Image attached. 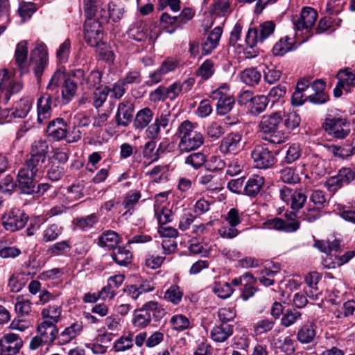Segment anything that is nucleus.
<instances>
[{
    "label": "nucleus",
    "mask_w": 355,
    "mask_h": 355,
    "mask_svg": "<svg viewBox=\"0 0 355 355\" xmlns=\"http://www.w3.org/2000/svg\"><path fill=\"white\" fill-rule=\"evenodd\" d=\"M282 123L283 116L280 111L263 115L258 124V131L262 139L275 144L284 143L287 136L280 130Z\"/></svg>",
    "instance_id": "f257e3e1"
},
{
    "label": "nucleus",
    "mask_w": 355,
    "mask_h": 355,
    "mask_svg": "<svg viewBox=\"0 0 355 355\" xmlns=\"http://www.w3.org/2000/svg\"><path fill=\"white\" fill-rule=\"evenodd\" d=\"M58 329L55 324L42 321L37 327V335L30 342L32 350L38 349L43 345H51L57 342Z\"/></svg>",
    "instance_id": "f03ea898"
},
{
    "label": "nucleus",
    "mask_w": 355,
    "mask_h": 355,
    "mask_svg": "<svg viewBox=\"0 0 355 355\" xmlns=\"http://www.w3.org/2000/svg\"><path fill=\"white\" fill-rule=\"evenodd\" d=\"M322 127L329 135L338 139L346 138L351 131L349 122L346 118L331 114L326 117Z\"/></svg>",
    "instance_id": "7ed1b4c3"
},
{
    "label": "nucleus",
    "mask_w": 355,
    "mask_h": 355,
    "mask_svg": "<svg viewBox=\"0 0 355 355\" xmlns=\"http://www.w3.org/2000/svg\"><path fill=\"white\" fill-rule=\"evenodd\" d=\"M210 98L216 101V112L219 115H225L230 112L235 103L234 98L229 92V86L225 83L214 90Z\"/></svg>",
    "instance_id": "20e7f679"
},
{
    "label": "nucleus",
    "mask_w": 355,
    "mask_h": 355,
    "mask_svg": "<svg viewBox=\"0 0 355 355\" xmlns=\"http://www.w3.org/2000/svg\"><path fill=\"white\" fill-rule=\"evenodd\" d=\"M266 227L270 230L282 231L286 233L295 232L300 227V222L295 212L285 214V219L275 217L267 220L264 223Z\"/></svg>",
    "instance_id": "39448f33"
},
{
    "label": "nucleus",
    "mask_w": 355,
    "mask_h": 355,
    "mask_svg": "<svg viewBox=\"0 0 355 355\" xmlns=\"http://www.w3.org/2000/svg\"><path fill=\"white\" fill-rule=\"evenodd\" d=\"M23 87L22 83L15 77V72L7 69H0V91L4 94L6 102Z\"/></svg>",
    "instance_id": "423d86ee"
},
{
    "label": "nucleus",
    "mask_w": 355,
    "mask_h": 355,
    "mask_svg": "<svg viewBox=\"0 0 355 355\" xmlns=\"http://www.w3.org/2000/svg\"><path fill=\"white\" fill-rule=\"evenodd\" d=\"M26 214L19 209H12L2 218L3 225L6 230L15 232L24 228L28 222Z\"/></svg>",
    "instance_id": "0eeeda50"
},
{
    "label": "nucleus",
    "mask_w": 355,
    "mask_h": 355,
    "mask_svg": "<svg viewBox=\"0 0 355 355\" xmlns=\"http://www.w3.org/2000/svg\"><path fill=\"white\" fill-rule=\"evenodd\" d=\"M251 157L255 166L259 168H271L277 162L273 153L261 145H257L254 148L251 152Z\"/></svg>",
    "instance_id": "6e6552de"
},
{
    "label": "nucleus",
    "mask_w": 355,
    "mask_h": 355,
    "mask_svg": "<svg viewBox=\"0 0 355 355\" xmlns=\"http://www.w3.org/2000/svg\"><path fill=\"white\" fill-rule=\"evenodd\" d=\"M148 28L146 24L139 20L133 23L128 31V37L135 41L142 42L148 40L153 43L158 37V33Z\"/></svg>",
    "instance_id": "1a4fd4ad"
},
{
    "label": "nucleus",
    "mask_w": 355,
    "mask_h": 355,
    "mask_svg": "<svg viewBox=\"0 0 355 355\" xmlns=\"http://www.w3.org/2000/svg\"><path fill=\"white\" fill-rule=\"evenodd\" d=\"M280 198L287 205H290L293 210L302 208L306 202L307 197L300 190H293L284 186L279 191Z\"/></svg>",
    "instance_id": "9d476101"
},
{
    "label": "nucleus",
    "mask_w": 355,
    "mask_h": 355,
    "mask_svg": "<svg viewBox=\"0 0 355 355\" xmlns=\"http://www.w3.org/2000/svg\"><path fill=\"white\" fill-rule=\"evenodd\" d=\"M85 39L91 46H96L103 40L101 24L96 19L87 18L84 26Z\"/></svg>",
    "instance_id": "9b49d317"
},
{
    "label": "nucleus",
    "mask_w": 355,
    "mask_h": 355,
    "mask_svg": "<svg viewBox=\"0 0 355 355\" xmlns=\"http://www.w3.org/2000/svg\"><path fill=\"white\" fill-rule=\"evenodd\" d=\"M30 63L35 76L40 78L48 63V53L44 45L40 44L32 51Z\"/></svg>",
    "instance_id": "f8f14e48"
},
{
    "label": "nucleus",
    "mask_w": 355,
    "mask_h": 355,
    "mask_svg": "<svg viewBox=\"0 0 355 355\" xmlns=\"http://www.w3.org/2000/svg\"><path fill=\"white\" fill-rule=\"evenodd\" d=\"M317 18L318 13L313 8L304 7L302 8L300 16H295L293 18V24L299 31L308 30L315 25Z\"/></svg>",
    "instance_id": "ddd939ff"
},
{
    "label": "nucleus",
    "mask_w": 355,
    "mask_h": 355,
    "mask_svg": "<svg viewBox=\"0 0 355 355\" xmlns=\"http://www.w3.org/2000/svg\"><path fill=\"white\" fill-rule=\"evenodd\" d=\"M242 148V135L238 132L227 134L222 139L219 150L224 155L235 154Z\"/></svg>",
    "instance_id": "4468645a"
},
{
    "label": "nucleus",
    "mask_w": 355,
    "mask_h": 355,
    "mask_svg": "<svg viewBox=\"0 0 355 355\" xmlns=\"http://www.w3.org/2000/svg\"><path fill=\"white\" fill-rule=\"evenodd\" d=\"M21 347L22 341L17 334H5L0 339V355H16Z\"/></svg>",
    "instance_id": "2eb2a0df"
},
{
    "label": "nucleus",
    "mask_w": 355,
    "mask_h": 355,
    "mask_svg": "<svg viewBox=\"0 0 355 355\" xmlns=\"http://www.w3.org/2000/svg\"><path fill=\"white\" fill-rule=\"evenodd\" d=\"M336 78L338 82L334 89V95L336 98L341 96L343 89L348 92L350 86H355V74L348 68L340 69L337 73Z\"/></svg>",
    "instance_id": "dca6fc26"
},
{
    "label": "nucleus",
    "mask_w": 355,
    "mask_h": 355,
    "mask_svg": "<svg viewBox=\"0 0 355 355\" xmlns=\"http://www.w3.org/2000/svg\"><path fill=\"white\" fill-rule=\"evenodd\" d=\"M36 176V174L32 173L24 166L19 171L17 182L21 192L31 194L35 191Z\"/></svg>",
    "instance_id": "f3484780"
},
{
    "label": "nucleus",
    "mask_w": 355,
    "mask_h": 355,
    "mask_svg": "<svg viewBox=\"0 0 355 355\" xmlns=\"http://www.w3.org/2000/svg\"><path fill=\"white\" fill-rule=\"evenodd\" d=\"M134 112V105L129 101L119 103L115 115V121L119 127H127L131 123Z\"/></svg>",
    "instance_id": "a211bd4d"
},
{
    "label": "nucleus",
    "mask_w": 355,
    "mask_h": 355,
    "mask_svg": "<svg viewBox=\"0 0 355 355\" xmlns=\"http://www.w3.org/2000/svg\"><path fill=\"white\" fill-rule=\"evenodd\" d=\"M46 132L53 141L62 140L67 135V123L62 118H56L49 123Z\"/></svg>",
    "instance_id": "6ab92c4d"
},
{
    "label": "nucleus",
    "mask_w": 355,
    "mask_h": 355,
    "mask_svg": "<svg viewBox=\"0 0 355 355\" xmlns=\"http://www.w3.org/2000/svg\"><path fill=\"white\" fill-rule=\"evenodd\" d=\"M37 121L44 124L52 114V98L48 93L42 94L37 102Z\"/></svg>",
    "instance_id": "aec40b11"
},
{
    "label": "nucleus",
    "mask_w": 355,
    "mask_h": 355,
    "mask_svg": "<svg viewBox=\"0 0 355 355\" xmlns=\"http://www.w3.org/2000/svg\"><path fill=\"white\" fill-rule=\"evenodd\" d=\"M82 322H75L58 334L56 345H64L76 339L83 331Z\"/></svg>",
    "instance_id": "412c9836"
},
{
    "label": "nucleus",
    "mask_w": 355,
    "mask_h": 355,
    "mask_svg": "<svg viewBox=\"0 0 355 355\" xmlns=\"http://www.w3.org/2000/svg\"><path fill=\"white\" fill-rule=\"evenodd\" d=\"M234 332V325L217 322L210 331V338L215 343L225 342Z\"/></svg>",
    "instance_id": "4be33fe9"
},
{
    "label": "nucleus",
    "mask_w": 355,
    "mask_h": 355,
    "mask_svg": "<svg viewBox=\"0 0 355 355\" xmlns=\"http://www.w3.org/2000/svg\"><path fill=\"white\" fill-rule=\"evenodd\" d=\"M205 141L202 134L197 131L191 136L179 141L178 149L181 153H189L195 150L203 145Z\"/></svg>",
    "instance_id": "5701e85b"
},
{
    "label": "nucleus",
    "mask_w": 355,
    "mask_h": 355,
    "mask_svg": "<svg viewBox=\"0 0 355 355\" xmlns=\"http://www.w3.org/2000/svg\"><path fill=\"white\" fill-rule=\"evenodd\" d=\"M223 33V28L220 26L215 27L209 34L205 42L202 44V54L209 55L218 46Z\"/></svg>",
    "instance_id": "b1692460"
},
{
    "label": "nucleus",
    "mask_w": 355,
    "mask_h": 355,
    "mask_svg": "<svg viewBox=\"0 0 355 355\" xmlns=\"http://www.w3.org/2000/svg\"><path fill=\"white\" fill-rule=\"evenodd\" d=\"M28 47L25 42H19L15 49V60L17 66L18 67L21 75H23L28 71Z\"/></svg>",
    "instance_id": "393cba45"
},
{
    "label": "nucleus",
    "mask_w": 355,
    "mask_h": 355,
    "mask_svg": "<svg viewBox=\"0 0 355 355\" xmlns=\"http://www.w3.org/2000/svg\"><path fill=\"white\" fill-rule=\"evenodd\" d=\"M316 335L315 326L311 322L302 325L297 333V340L302 344H309L313 341Z\"/></svg>",
    "instance_id": "a878e982"
},
{
    "label": "nucleus",
    "mask_w": 355,
    "mask_h": 355,
    "mask_svg": "<svg viewBox=\"0 0 355 355\" xmlns=\"http://www.w3.org/2000/svg\"><path fill=\"white\" fill-rule=\"evenodd\" d=\"M153 112L149 107H144L139 110L133 121V126L135 130H144L146 128L153 119Z\"/></svg>",
    "instance_id": "bb28decb"
},
{
    "label": "nucleus",
    "mask_w": 355,
    "mask_h": 355,
    "mask_svg": "<svg viewBox=\"0 0 355 355\" xmlns=\"http://www.w3.org/2000/svg\"><path fill=\"white\" fill-rule=\"evenodd\" d=\"M269 103V99L266 96L264 95H256L250 102V104L248 105V113L252 116H257L260 114L263 113Z\"/></svg>",
    "instance_id": "cd10ccee"
},
{
    "label": "nucleus",
    "mask_w": 355,
    "mask_h": 355,
    "mask_svg": "<svg viewBox=\"0 0 355 355\" xmlns=\"http://www.w3.org/2000/svg\"><path fill=\"white\" fill-rule=\"evenodd\" d=\"M198 184L209 191H219L223 189L221 180L211 174H204L198 178Z\"/></svg>",
    "instance_id": "c85d7f7f"
},
{
    "label": "nucleus",
    "mask_w": 355,
    "mask_h": 355,
    "mask_svg": "<svg viewBox=\"0 0 355 355\" xmlns=\"http://www.w3.org/2000/svg\"><path fill=\"white\" fill-rule=\"evenodd\" d=\"M112 259L120 266H126L132 262V253L124 246H119L113 250Z\"/></svg>",
    "instance_id": "c756f323"
},
{
    "label": "nucleus",
    "mask_w": 355,
    "mask_h": 355,
    "mask_svg": "<svg viewBox=\"0 0 355 355\" xmlns=\"http://www.w3.org/2000/svg\"><path fill=\"white\" fill-rule=\"evenodd\" d=\"M119 241V235L116 232L112 230L104 232L98 239V245L108 250L115 249Z\"/></svg>",
    "instance_id": "7c9ffc66"
},
{
    "label": "nucleus",
    "mask_w": 355,
    "mask_h": 355,
    "mask_svg": "<svg viewBox=\"0 0 355 355\" xmlns=\"http://www.w3.org/2000/svg\"><path fill=\"white\" fill-rule=\"evenodd\" d=\"M209 288L218 297L227 299L233 293L234 289L226 282L214 281L210 284Z\"/></svg>",
    "instance_id": "2f4dec72"
},
{
    "label": "nucleus",
    "mask_w": 355,
    "mask_h": 355,
    "mask_svg": "<svg viewBox=\"0 0 355 355\" xmlns=\"http://www.w3.org/2000/svg\"><path fill=\"white\" fill-rule=\"evenodd\" d=\"M314 246L320 252L331 254L332 252L336 253L340 249V241L336 238L328 239L327 241H317Z\"/></svg>",
    "instance_id": "473e14b6"
},
{
    "label": "nucleus",
    "mask_w": 355,
    "mask_h": 355,
    "mask_svg": "<svg viewBox=\"0 0 355 355\" xmlns=\"http://www.w3.org/2000/svg\"><path fill=\"white\" fill-rule=\"evenodd\" d=\"M240 77L243 83L250 87H254L260 82L261 74L257 68L250 67L243 70Z\"/></svg>",
    "instance_id": "72a5a7b5"
},
{
    "label": "nucleus",
    "mask_w": 355,
    "mask_h": 355,
    "mask_svg": "<svg viewBox=\"0 0 355 355\" xmlns=\"http://www.w3.org/2000/svg\"><path fill=\"white\" fill-rule=\"evenodd\" d=\"M77 91V83L71 77L63 83L61 88L62 101L64 104L69 103L75 96Z\"/></svg>",
    "instance_id": "f704fd0d"
},
{
    "label": "nucleus",
    "mask_w": 355,
    "mask_h": 355,
    "mask_svg": "<svg viewBox=\"0 0 355 355\" xmlns=\"http://www.w3.org/2000/svg\"><path fill=\"white\" fill-rule=\"evenodd\" d=\"M264 184L262 176L254 175L250 178L244 187V191L247 196H255L257 195Z\"/></svg>",
    "instance_id": "c9c22d12"
},
{
    "label": "nucleus",
    "mask_w": 355,
    "mask_h": 355,
    "mask_svg": "<svg viewBox=\"0 0 355 355\" xmlns=\"http://www.w3.org/2000/svg\"><path fill=\"white\" fill-rule=\"evenodd\" d=\"M144 311L149 314L150 319L159 321L164 317L166 312L157 302L149 301L142 306Z\"/></svg>",
    "instance_id": "e433bc0d"
},
{
    "label": "nucleus",
    "mask_w": 355,
    "mask_h": 355,
    "mask_svg": "<svg viewBox=\"0 0 355 355\" xmlns=\"http://www.w3.org/2000/svg\"><path fill=\"white\" fill-rule=\"evenodd\" d=\"M32 105V101L29 98H21L16 102L11 110V115L15 118H24L27 116Z\"/></svg>",
    "instance_id": "4c0bfd02"
},
{
    "label": "nucleus",
    "mask_w": 355,
    "mask_h": 355,
    "mask_svg": "<svg viewBox=\"0 0 355 355\" xmlns=\"http://www.w3.org/2000/svg\"><path fill=\"white\" fill-rule=\"evenodd\" d=\"M169 324L173 331L178 332L184 331L191 327L189 318L183 314L173 315L169 320Z\"/></svg>",
    "instance_id": "58836bf2"
},
{
    "label": "nucleus",
    "mask_w": 355,
    "mask_h": 355,
    "mask_svg": "<svg viewBox=\"0 0 355 355\" xmlns=\"http://www.w3.org/2000/svg\"><path fill=\"white\" fill-rule=\"evenodd\" d=\"M63 227L56 223L48 225L42 234V241L50 243L55 241L62 234Z\"/></svg>",
    "instance_id": "ea45409f"
},
{
    "label": "nucleus",
    "mask_w": 355,
    "mask_h": 355,
    "mask_svg": "<svg viewBox=\"0 0 355 355\" xmlns=\"http://www.w3.org/2000/svg\"><path fill=\"white\" fill-rule=\"evenodd\" d=\"M62 313V308L58 305H50L42 309L41 315L44 321L57 324L60 321Z\"/></svg>",
    "instance_id": "a19ab883"
},
{
    "label": "nucleus",
    "mask_w": 355,
    "mask_h": 355,
    "mask_svg": "<svg viewBox=\"0 0 355 355\" xmlns=\"http://www.w3.org/2000/svg\"><path fill=\"white\" fill-rule=\"evenodd\" d=\"M295 49L293 39L288 36L281 38L273 46L272 53L276 56H282Z\"/></svg>",
    "instance_id": "79ce46f5"
},
{
    "label": "nucleus",
    "mask_w": 355,
    "mask_h": 355,
    "mask_svg": "<svg viewBox=\"0 0 355 355\" xmlns=\"http://www.w3.org/2000/svg\"><path fill=\"white\" fill-rule=\"evenodd\" d=\"M134 334L128 331L117 339L113 345V349L116 352H122L131 349L133 347Z\"/></svg>",
    "instance_id": "37998d69"
},
{
    "label": "nucleus",
    "mask_w": 355,
    "mask_h": 355,
    "mask_svg": "<svg viewBox=\"0 0 355 355\" xmlns=\"http://www.w3.org/2000/svg\"><path fill=\"white\" fill-rule=\"evenodd\" d=\"M141 197V194L138 191H131L126 194L123 201V205L126 209V211L123 214V216H131L133 214L135 206Z\"/></svg>",
    "instance_id": "c03bdc74"
},
{
    "label": "nucleus",
    "mask_w": 355,
    "mask_h": 355,
    "mask_svg": "<svg viewBox=\"0 0 355 355\" xmlns=\"http://www.w3.org/2000/svg\"><path fill=\"white\" fill-rule=\"evenodd\" d=\"M184 293L181 288L178 285H171L169 286L164 294V299L173 304V305L179 304L182 299Z\"/></svg>",
    "instance_id": "a18cd8bd"
},
{
    "label": "nucleus",
    "mask_w": 355,
    "mask_h": 355,
    "mask_svg": "<svg viewBox=\"0 0 355 355\" xmlns=\"http://www.w3.org/2000/svg\"><path fill=\"white\" fill-rule=\"evenodd\" d=\"M49 146L46 141L35 140L31 145L30 155L31 157L46 160L48 154Z\"/></svg>",
    "instance_id": "49530a36"
},
{
    "label": "nucleus",
    "mask_w": 355,
    "mask_h": 355,
    "mask_svg": "<svg viewBox=\"0 0 355 355\" xmlns=\"http://www.w3.org/2000/svg\"><path fill=\"white\" fill-rule=\"evenodd\" d=\"M71 244L69 241L64 240L48 247L46 254L50 257H59L64 255L67 252L71 250Z\"/></svg>",
    "instance_id": "de8ad7c7"
},
{
    "label": "nucleus",
    "mask_w": 355,
    "mask_h": 355,
    "mask_svg": "<svg viewBox=\"0 0 355 355\" xmlns=\"http://www.w3.org/2000/svg\"><path fill=\"white\" fill-rule=\"evenodd\" d=\"M262 71L263 73V80L268 84L272 85L278 81L282 75V71L277 69V67L272 64H263Z\"/></svg>",
    "instance_id": "09e8293b"
},
{
    "label": "nucleus",
    "mask_w": 355,
    "mask_h": 355,
    "mask_svg": "<svg viewBox=\"0 0 355 355\" xmlns=\"http://www.w3.org/2000/svg\"><path fill=\"white\" fill-rule=\"evenodd\" d=\"M109 93L110 87L108 86L97 87L92 94L93 106L96 109L101 107L106 101Z\"/></svg>",
    "instance_id": "8fccbe9b"
},
{
    "label": "nucleus",
    "mask_w": 355,
    "mask_h": 355,
    "mask_svg": "<svg viewBox=\"0 0 355 355\" xmlns=\"http://www.w3.org/2000/svg\"><path fill=\"white\" fill-rule=\"evenodd\" d=\"M275 347L286 355H292L295 351V340L290 336L279 338L274 343Z\"/></svg>",
    "instance_id": "3c124183"
},
{
    "label": "nucleus",
    "mask_w": 355,
    "mask_h": 355,
    "mask_svg": "<svg viewBox=\"0 0 355 355\" xmlns=\"http://www.w3.org/2000/svg\"><path fill=\"white\" fill-rule=\"evenodd\" d=\"M279 179L284 183L295 184L300 182V178L293 167L286 166L279 172Z\"/></svg>",
    "instance_id": "603ef678"
},
{
    "label": "nucleus",
    "mask_w": 355,
    "mask_h": 355,
    "mask_svg": "<svg viewBox=\"0 0 355 355\" xmlns=\"http://www.w3.org/2000/svg\"><path fill=\"white\" fill-rule=\"evenodd\" d=\"M151 320L143 307L136 309L133 313L132 324L134 327L143 329L150 324Z\"/></svg>",
    "instance_id": "864d4df0"
},
{
    "label": "nucleus",
    "mask_w": 355,
    "mask_h": 355,
    "mask_svg": "<svg viewBox=\"0 0 355 355\" xmlns=\"http://www.w3.org/2000/svg\"><path fill=\"white\" fill-rule=\"evenodd\" d=\"M196 128V123H193L189 120H185L179 125L177 129L176 136L180 139V141H182V139H185L197 132Z\"/></svg>",
    "instance_id": "5fc2aeb1"
},
{
    "label": "nucleus",
    "mask_w": 355,
    "mask_h": 355,
    "mask_svg": "<svg viewBox=\"0 0 355 355\" xmlns=\"http://www.w3.org/2000/svg\"><path fill=\"white\" fill-rule=\"evenodd\" d=\"M214 62L210 59H207L198 67L196 75L200 77L202 80H207L214 75Z\"/></svg>",
    "instance_id": "6e6d98bb"
},
{
    "label": "nucleus",
    "mask_w": 355,
    "mask_h": 355,
    "mask_svg": "<svg viewBox=\"0 0 355 355\" xmlns=\"http://www.w3.org/2000/svg\"><path fill=\"white\" fill-rule=\"evenodd\" d=\"M207 156L202 152L191 153L184 159V163L194 169L200 168L206 162Z\"/></svg>",
    "instance_id": "4d7b16f0"
},
{
    "label": "nucleus",
    "mask_w": 355,
    "mask_h": 355,
    "mask_svg": "<svg viewBox=\"0 0 355 355\" xmlns=\"http://www.w3.org/2000/svg\"><path fill=\"white\" fill-rule=\"evenodd\" d=\"M162 27L168 33H173L179 26L176 16L172 17L167 12H164L160 17Z\"/></svg>",
    "instance_id": "13d9d810"
},
{
    "label": "nucleus",
    "mask_w": 355,
    "mask_h": 355,
    "mask_svg": "<svg viewBox=\"0 0 355 355\" xmlns=\"http://www.w3.org/2000/svg\"><path fill=\"white\" fill-rule=\"evenodd\" d=\"M32 303L29 300L24 299L21 296L17 297L15 309L18 315L26 316L31 312Z\"/></svg>",
    "instance_id": "bf43d9fd"
},
{
    "label": "nucleus",
    "mask_w": 355,
    "mask_h": 355,
    "mask_svg": "<svg viewBox=\"0 0 355 355\" xmlns=\"http://www.w3.org/2000/svg\"><path fill=\"white\" fill-rule=\"evenodd\" d=\"M45 162L46 160H41V159L30 156V157L26 160L24 166L32 173L37 175V173L43 172V164Z\"/></svg>",
    "instance_id": "052dcab7"
},
{
    "label": "nucleus",
    "mask_w": 355,
    "mask_h": 355,
    "mask_svg": "<svg viewBox=\"0 0 355 355\" xmlns=\"http://www.w3.org/2000/svg\"><path fill=\"white\" fill-rule=\"evenodd\" d=\"M71 51V40L67 38L58 47L56 51L58 60L60 63L68 61Z\"/></svg>",
    "instance_id": "680f3d73"
},
{
    "label": "nucleus",
    "mask_w": 355,
    "mask_h": 355,
    "mask_svg": "<svg viewBox=\"0 0 355 355\" xmlns=\"http://www.w3.org/2000/svg\"><path fill=\"white\" fill-rule=\"evenodd\" d=\"M98 220L95 214H92L85 217H79L76 219V226L82 230H86L92 227Z\"/></svg>",
    "instance_id": "e2e57ef3"
},
{
    "label": "nucleus",
    "mask_w": 355,
    "mask_h": 355,
    "mask_svg": "<svg viewBox=\"0 0 355 355\" xmlns=\"http://www.w3.org/2000/svg\"><path fill=\"white\" fill-rule=\"evenodd\" d=\"M64 173L63 166L55 162H51L50 166L46 172L47 178L51 181H58Z\"/></svg>",
    "instance_id": "0e129e2a"
},
{
    "label": "nucleus",
    "mask_w": 355,
    "mask_h": 355,
    "mask_svg": "<svg viewBox=\"0 0 355 355\" xmlns=\"http://www.w3.org/2000/svg\"><path fill=\"white\" fill-rule=\"evenodd\" d=\"M68 78V76H66L64 71L59 69L56 70L51 78L49 80V83L46 87L48 90H53L56 89L60 84H63V83Z\"/></svg>",
    "instance_id": "69168bd1"
},
{
    "label": "nucleus",
    "mask_w": 355,
    "mask_h": 355,
    "mask_svg": "<svg viewBox=\"0 0 355 355\" xmlns=\"http://www.w3.org/2000/svg\"><path fill=\"white\" fill-rule=\"evenodd\" d=\"M102 80V73L98 70H93L86 77L85 86L87 88L91 89L103 87L101 85Z\"/></svg>",
    "instance_id": "338daca9"
},
{
    "label": "nucleus",
    "mask_w": 355,
    "mask_h": 355,
    "mask_svg": "<svg viewBox=\"0 0 355 355\" xmlns=\"http://www.w3.org/2000/svg\"><path fill=\"white\" fill-rule=\"evenodd\" d=\"M301 316L302 313L296 309L287 310L282 318L281 324L288 327L300 320Z\"/></svg>",
    "instance_id": "774afa93"
}]
</instances>
